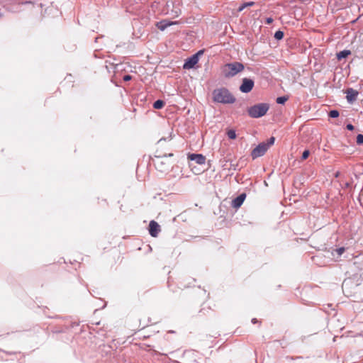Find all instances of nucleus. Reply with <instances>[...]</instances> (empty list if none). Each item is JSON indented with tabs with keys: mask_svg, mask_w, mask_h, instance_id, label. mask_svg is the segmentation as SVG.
I'll list each match as a JSON object with an SVG mask.
<instances>
[{
	"mask_svg": "<svg viewBox=\"0 0 363 363\" xmlns=\"http://www.w3.org/2000/svg\"><path fill=\"white\" fill-rule=\"evenodd\" d=\"M245 198H246V194L245 193L240 194L236 198L233 199L232 206L235 208H240L242 205Z\"/></svg>",
	"mask_w": 363,
	"mask_h": 363,
	"instance_id": "nucleus-12",
	"label": "nucleus"
},
{
	"mask_svg": "<svg viewBox=\"0 0 363 363\" xmlns=\"http://www.w3.org/2000/svg\"><path fill=\"white\" fill-rule=\"evenodd\" d=\"M165 103L163 100L158 99L153 103V108L155 109H161L164 107Z\"/></svg>",
	"mask_w": 363,
	"mask_h": 363,
	"instance_id": "nucleus-14",
	"label": "nucleus"
},
{
	"mask_svg": "<svg viewBox=\"0 0 363 363\" xmlns=\"http://www.w3.org/2000/svg\"><path fill=\"white\" fill-rule=\"evenodd\" d=\"M269 108L267 103H259L250 106L247 109L248 115L252 118H258L264 116Z\"/></svg>",
	"mask_w": 363,
	"mask_h": 363,
	"instance_id": "nucleus-3",
	"label": "nucleus"
},
{
	"mask_svg": "<svg viewBox=\"0 0 363 363\" xmlns=\"http://www.w3.org/2000/svg\"><path fill=\"white\" fill-rule=\"evenodd\" d=\"M288 100V97L285 96H279L276 99V102L279 104H284Z\"/></svg>",
	"mask_w": 363,
	"mask_h": 363,
	"instance_id": "nucleus-16",
	"label": "nucleus"
},
{
	"mask_svg": "<svg viewBox=\"0 0 363 363\" xmlns=\"http://www.w3.org/2000/svg\"><path fill=\"white\" fill-rule=\"evenodd\" d=\"M346 93V99L349 104H352L354 101H356L359 92L357 90H354L352 88H348L345 91Z\"/></svg>",
	"mask_w": 363,
	"mask_h": 363,
	"instance_id": "nucleus-8",
	"label": "nucleus"
},
{
	"mask_svg": "<svg viewBox=\"0 0 363 363\" xmlns=\"http://www.w3.org/2000/svg\"><path fill=\"white\" fill-rule=\"evenodd\" d=\"M337 254L340 256L345 252V248L344 247H339L335 250Z\"/></svg>",
	"mask_w": 363,
	"mask_h": 363,
	"instance_id": "nucleus-23",
	"label": "nucleus"
},
{
	"mask_svg": "<svg viewBox=\"0 0 363 363\" xmlns=\"http://www.w3.org/2000/svg\"><path fill=\"white\" fill-rule=\"evenodd\" d=\"M345 185H346V186H349L350 184H349V183H346Z\"/></svg>",
	"mask_w": 363,
	"mask_h": 363,
	"instance_id": "nucleus-30",
	"label": "nucleus"
},
{
	"mask_svg": "<svg viewBox=\"0 0 363 363\" xmlns=\"http://www.w3.org/2000/svg\"><path fill=\"white\" fill-rule=\"evenodd\" d=\"M244 69V65L240 62H229L222 67V74L225 78L230 79L242 72Z\"/></svg>",
	"mask_w": 363,
	"mask_h": 363,
	"instance_id": "nucleus-2",
	"label": "nucleus"
},
{
	"mask_svg": "<svg viewBox=\"0 0 363 363\" xmlns=\"http://www.w3.org/2000/svg\"><path fill=\"white\" fill-rule=\"evenodd\" d=\"M267 150L268 145H265L264 142H262L252 150L250 155L253 160H255L259 157L263 156Z\"/></svg>",
	"mask_w": 363,
	"mask_h": 363,
	"instance_id": "nucleus-5",
	"label": "nucleus"
},
{
	"mask_svg": "<svg viewBox=\"0 0 363 363\" xmlns=\"http://www.w3.org/2000/svg\"><path fill=\"white\" fill-rule=\"evenodd\" d=\"M284 34L283 31L277 30L275 32L274 37L276 40H279L284 38Z\"/></svg>",
	"mask_w": 363,
	"mask_h": 363,
	"instance_id": "nucleus-15",
	"label": "nucleus"
},
{
	"mask_svg": "<svg viewBox=\"0 0 363 363\" xmlns=\"http://www.w3.org/2000/svg\"><path fill=\"white\" fill-rule=\"evenodd\" d=\"M273 21H274V20H273V18H271V17H268V18H266V20H265V23H266V24L269 25V24H271V23L273 22Z\"/></svg>",
	"mask_w": 363,
	"mask_h": 363,
	"instance_id": "nucleus-26",
	"label": "nucleus"
},
{
	"mask_svg": "<svg viewBox=\"0 0 363 363\" xmlns=\"http://www.w3.org/2000/svg\"><path fill=\"white\" fill-rule=\"evenodd\" d=\"M351 54V51L349 50H343L340 52L337 53V59L341 60L342 59L346 58Z\"/></svg>",
	"mask_w": 363,
	"mask_h": 363,
	"instance_id": "nucleus-13",
	"label": "nucleus"
},
{
	"mask_svg": "<svg viewBox=\"0 0 363 363\" xmlns=\"http://www.w3.org/2000/svg\"><path fill=\"white\" fill-rule=\"evenodd\" d=\"M160 231V225L155 220H151L149 224V233L152 237H157Z\"/></svg>",
	"mask_w": 363,
	"mask_h": 363,
	"instance_id": "nucleus-10",
	"label": "nucleus"
},
{
	"mask_svg": "<svg viewBox=\"0 0 363 363\" xmlns=\"http://www.w3.org/2000/svg\"><path fill=\"white\" fill-rule=\"evenodd\" d=\"M198 62L199 57L196 56V55H193L185 60L183 68L186 69H192L198 63Z\"/></svg>",
	"mask_w": 363,
	"mask_h": 363,
	"instance_id": "nucleus-7",
	"label": "nucleus"
},
{
	"mask_svg": "<svg viewBox=\"0 0 363 363\" xmlns=\"http://www.w3.org/2000/svg\"><path fill=\"white\" fill-rule=\"evenodd\" d=\"M188 159L194 161L198 164H203L206 162V157L202 154H189Z\"/></svg>",
	"mask_w": 363,
	"mask_h": 363,
	"instance_id": "nucleus-9",
	"label": "nucleus"
},
{
	"mask_svg": "<svg viewBox=\"0 0 363 363\" xmlns=\"http://www.w3.org/2000/svg\"><path fill=\"white\" fill-rule=\"evenodd\" d=\"M255 4V2L253 1H248V2H245L244 4H242V6L239 8V11H242L246 7H248V6H252Z\"/></svg>",
	"mask_w": 363,
	"mask_h": 363,
	"instance_id": "nucleus-18",
	"label": "nucleus"
},
{
	"mask_svg": "<svg viewBox=\"0 0 363 363\" xmlns=\"http://www.w3.org/2000/svg\"><path fill=\"white\" fill-rule=\"evenodd\" d=\"M309 155H310L309 150H305L302 153L301 159L303 160H306L308 157Z\"/></svg>",
	"mask_w": 363,
	"mask_h": 363,
	"instance_id": "nucleus-22",
	"label": "nucleus"
},
{
	"mask_svg": "<svg viewBox=\"0 0 363 363\" xmlns=\"http://www.w3.org/2000/svg\"><path fill=\"white\" fill-rule=\"evenodd\" d=\"M339 174H340V173H339L338 172H336V174H335V177H337L339 176Z\"/></svg>",
	"mask_w": 363,
	"mask_h": 363,
	"instance_id": "nucleus-29",
	"label": "nucleus"
},
{
	"mask_svg": "<svg viewBox=\"0 0 363 363\" xmlns=\"http://www.w3.org/2000/svg\"><path fill=\"white\" fill-rule=\"evenodd\" d=\"M213 101L221 104H233L236 98L226 87H219L212 91Z\"/></svg>",
	"mask_w": 363,
	"mask_h": 363,
	"instance_id": "nucleus-1",
	"label": "nucleus"
},
{
	"mask_svg": "<svg viewBox=\"0 0 363 363\" xmlns=\"http://www.w3.org/2000/svg\"><path fill=\"white\" fill-rule=\"evenodd\" d=\"M257 322H258V320H257L256 318H252V323H254V324H255V323H257Z\"/></svg>",
	"mask_w": 363,
	"mask_h": 363,
	"instance_id": "nucleus-28",
	"label": "nucleus"
},
{
	"mask_svg": "<svg viewBox=\"0 0 363 363\" xmlns=\"http://www.w3.org/2000/svg\"><path fill=\"white\" fill-rule=\"evenodd\" d=\"M172 156V153H169L168 155L164 154L162 156H155V159L153 160L155 166L160 172L168 170L171 167V163L168 162V157Z\"/></svg>",
	"mask_w": 363,
	"mask_h": 363,
	"instance_id": "nucleus-4",
	"label": "nucleus"
},
{
	"mask_svg": "<svg viewBox=\"0 0 363 363\" xmlns=\"http://www.w3.org/2000/svg\"><path fill=\"white\" fill-rule=\"evenodd\" d=\"M131 79H132V76L130 75V74L124 75L123 77V79L125 82L130 81V80H131Z\"/></svg>",
	"mask_w": 363,
	"mask_h": 363,
	"instance_id": "nucleus-24",
	"label": "nucleus"
},
{
	"mask_svg": "<svg viewBox=\"0 0 363 363\" xmlns=\"http://www.w3.org/2000/svg\"><path fill=\"white\" fill-rule=\"evenodd\" d=\"M227 135H228V137L230 139H232V140L235 139V138H236V136H237V135H236V133H235V131L234 130H232V129H231V130H228V132H227Z\"/></svg>",
	"mask_w": 363,
	"mask_h": 363,
	"instance_id": "nucleus-19",
	"label": "nucleus"
},
{
	"mask_svg": "<svg viewBox=\"0 0 363 363\" xmlns=\"http://www.w3.org/2000/svg\"><path fill=\"white\" fill-rule=\"evenodd\" d=\"M340 115V113L337 110H331L329 113H328V116L330 118H336L339 116Z\"/></svg>",
	"mask_w": 363,
	"mask_h": 363,
	"instance_id": "nucleus-17",
	"label": "nucleus"
},
{
	"mask_svg": "<svg viewBox=\"0 0 363 363\" xmlns=\"http://www.w3.org/2000/svg\"><path fill=\"white\" fill-rule=\"evenodd\" d=\"M203 53V50H199L194 55H196V56L199 58V56Z\"/></svg>",
	"mask_w": 363,
	"mask_h": 363,
	"instance_id": "nucleus-27",
	"label": "nucleus"
},
{
	"mask_svg": "<svg viewBox=\"0 0 363 363\" xmlns=\"http://www.w3.org/2000/svg\"><path fill=\"white\" fill-rule=\"evenodd\" d=\"M274 142H275V138L272 136L267 140V142L265 143V145H268V149H269L271 145H274Z\"/></svg>",
	"mask_w": 363,
	"mask_h": 363,
	"instance_id": "nucleus-20",
	"label": "nucleus"
},
{
	"mask_svg": "<svg viewBox=\"0 0 363 363\" xmlns=\"http://www.w3.org/2000/svg\"><path fill=\"white\" fill-rule=\"evenodd\" d=\"M356 142H357V145L363 144V135L362 134L357 135Z\"/></svg>",
	"mask_w": 363,
	"mask_h": 363,
	"instance_id": "nucleus-21",
	"label": "nucleus"
},
{
	"mask_svg": "<svg viewBox=\"0 0 363 363\" xmlns=\"http://www.w3.org/2000/svg\"><path fill=\"white\" fill-rule=\"evenodd\" d=\"M179 23L177 21H171L168 20H162L159 22H157L156 27L160 30L161 31L164 30L167 28L172 26V25H177Z\"/></svg>",
	"mask_w": 363,
	"mask_h": 363,
	"instance_id": "nucleus-11",
	"label": "nucleus"
},
{
	"mask_svg": "<svg viewBox=\"0 0 363 363\" xmlns=\"http://www.w3.org/2000/svg\"><path fill=\"white\" fill-rule=\"evenodd\" d=\"M346 128L348 130H353L354 129V127L352 124L351 123H348L347 125H346Z\"/></svg>",
	"mask_w": 363,
	"mask_h": 363,
	"instance_id": "nucleus-25",
	"label": "nucleus"
},
{
	"mask_svg": "<svg viewBox=\"0 0 363 363\" xmlns=\"http://www.w3.org/2000/svg\"><path fill=\"white\" fill-rule=\"evenodd\" d=\"M254 86L255 82L253 79L245 77L242 79V82L239 87V90L243 94H247L252 90Z\"/></svg>",
	"mask_w": 363,
	"mask_h": 363,
	"instance_id": "nucleus-6",
	"label": "nucleus"
}]
</instances>
